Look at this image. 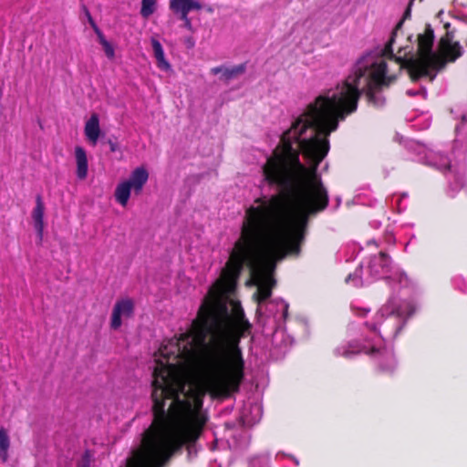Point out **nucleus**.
<instances>
[{
    "label": "nucleus",
    "mask_w": 467,
    "mask_h": 467,
    "mask_svg": "<svg viewBox=\"0 0 467 467\" xmlns=\"http://www.w3.org/2000/svg\"><path fill=\"white\" fill-rule=\"evenodd\" d=\"M263 415L262 405L258 402H246L240 414V419L244 425L253 426L259 422Z\"/></svg>",
    "instance_id": "nucleus-7"
},
{
    "label": "nucleus",
    "mask_w": 467,
    "mask_h": 467,
    "mask_svg": "<svg viewBox=\"0 0 467 467\" xmlns=\"http://www.w3.org/2000/svg\"><path fill=\"white\" fill-rule=\"evenodd\" d=\"M407 94L409 96H416V95H421L424 99L426 98L427 92L425 88H420L417 90L414 89H408Z\"/></svg>",
    "instance_id": "nucleus-20"
},
{
    "label": "nucleus",
    "mask_w": 467,
    "mask_h": 467,
    "mask_svg": "<svg viewBox=\"0 0 467 467\" xmlns=\"http://www.w3.org/2000/svg\"><path fill=\"white\" fill-rule=\"evenodd\" d=\"M149 180V171L144 166L135 168L130 177L119 182L115 188V201L122 207H126L131 195V191L136 195L140 194L143 187Z\"/></svg>",
    "instance_id": "nucleus-4"
},
{
    "label": "nucleus",
    "mask_w": 467,
    "mask_h": 467,
    "mask_svg": "<svg viewBox=\"0 0 467 467\" xmlns=\"http://www.w3.org/2000/svg\"><path fill=\"white\" fill-rule=\"evenodd\" d=\"M452 282L454 284V285L456 287H458L459 289H463L464 287V285H465V280L463 279V277L462 276H455L453 279H452Z\"/></svg>",
    "instance_id": "nucleus-21"
},
{
    "label": "nucleus",
    "mask_w": 467,
    "mask_h": 467,
    "mask_svg": "<svg viewBox=\"0 0 467 467\" xmlns=\"http://www.w3.org/2000/svg\"><path fill=\"white\" fill-rule=\"evenodd\" d=\"M291 458L293 459V461H294L295 464H296V466H298V465H299V461H298L296 458H295V457H291Z\"/></svg>",
    "instance_id": "nucleus-26"
},
{
    "label": "nucleus",
    "mask_w": 467,
    "mask_h": 467,
    "mask_svg": "<svg viewBox=\"0 0 467 467\" xmlns=\"http://www.w3.org/2000/svg\"><path fill=\"white\" fill-rule=\"evenodd\" d=\"M351 308H352V311L354 312V314L358 315V316L366 315L369 311L368 308L361 306L358 304H353Z\"/></svg>",
    "instance_id": "nucleus-18"
},
{
    "label": "nucleus",
    "mask_w": 467,
    "mask_h": 467,
    "mask_svg": "<svg viewBox=\"0 0 467 467\" xmlns=\"http://www.w3.org/2000/svg\"><path fill=\"white\" fill-rule=\"evenodd\" d=\"M134 313V302L132 299L125 297L116 301L110 317V327L118 330L124 320L130 318Z\"/></svg>",
    "instance_id": "nucleus-6"
},
{
    "label": "nucleus",
    "mask_w": 467,
    "mask_h": 467,
    "mask_svg": "<svg viewBox=\"0 0 467 467\" xmlns=\"http://www.w3.org/2000/svg\"><path fill=\"white\" fill-rule=\"evenodd\" d=\"M380 278L387 279L391 285H397L403 290L410 285L404 272L397 270L391 273V259L384 252L370 254L354 274L348 275L346 282L354 286H360Z\"/></svg>",
    "instance_id": "nucleus-3"
},
{
    "label": "nucleus",
    "mask_w": 467,
    "mask_h": 467,
    "mask_svg": "<svg viewBox=\"0 0 467 467\" xmlns=\"http://www.w3.org/2000/svg\"><path fill=\"white\" fill-rule=\"evenodd\" d=\"M410 143V149L415 150V152L419 156V161L428 165L434 166L441 171H447L451 169V161L447 157L433 151L432 150L427 148L425 145L412 141Z\"/></svg>",
    "instance_id": "nucleus-5"
},
{
    "label": "nucleus",
    "mask_w": 467,
    "mask_h": 467,
    "mask_svg": "<svg viewBox=\"0 0 467 467\" xmlns=\"http://www.w3.org/2000/svg\"><path fill=\"white\" fill-rule=\"evenodd\" d=\"M467 124V115L462 117V122L461 126L456 128V131L459 132L461 130H464V126Z\"/></svg>",
    "instance_id": "nucleus-23"
},
{
    "label": "nucleus",
    "mask_w": 467,
    "mask_h": 467,
    "mask_svg": "<svg viewBox=\"0 0 467 467\" xmlns=\"http://www.w3.org/2000/svg\"><path fill=\"white\" fill-rule=\"evenodd\" d=\"M45 204L40 195L36 198V206L32 211V220L34 228L37 234L39 241H42L44 236L45 223H44Z\"/></svg>",
    "instance_id": "nucleus-8"
},
{
    "label": "nucleus",
    "mask_w": 467,
    "mask_h": 467,
    "mask_svg": "<svg viewBox=\"0 0 467 467\" xmlns=\"http://www.w3.org/2000/svg\"><path fill=\"white\" fill-rule=\"evenodd\" d=\"M157 7V0H141L140 15L144 18L150 17Z\"/></svg>",
    "instance_id": "nucleus-16"
},
{
    "label": "nucleus",
    "mask_w": 467,
    "mask_h": 467,
    "mask_svg": "<svg viewBox=\"0 0 467 467\" xmlns=\"http://www.w3.org/2000/svg\"><path fill=\"white\" fill-rule=\"evenodd\" d=\"M371 245H373V246L377 247V246H378V244H377V242H376L375 240H370V241H368V242L367 243V246H368V247H370Z\"/></svg>",
    "instance_id": "nucleus-25"
},
{
    "label": "nucleus",
    "mask_w": 467,
    "mask_h": 467,
    "mask_svg": "<svg viewBox=\"0 0 467 467\" xmlns=\"http://www.w3.org/2000/svg\"><path fill=\"white\" fill-rule=\"evenodd\" d=\"M419 306L420 305L414 297L405 298L404 293L400 297L392 295L381 306L373 318L365 323L372 342L366 338L361 347L352 344L339 346L335 349L336 355L348 358L355 354L364 352L374 357L380 371L393 372L397 368L393 350L390 348H381V343L395 338Z\"/></svg>",
    "instance_id": "nucleus-2"
},
{
    "label": "nucleus",
    "mask_w": 467,
    "mask_h": 467,
    "mask_svg": "<svg viewBox=\"0 0 467 467\" xmlns=\"http://www.w3.org/2000/svg\"><path fill=\"white\" fill-rule=\"evenodd\" d=\"M187 42L189 43V45H190L191 47H192V46L194 45V43L192 41V38H189V39L187 40Z\"/></svg>",
    "instance_id": "nucleus-27"
},
{
    "label": "nucleus",
    "mask_w": 467,
    "mask_h": 467,
    "mask_svg": "<svg viewBox=\"0 0 467 467\" xmlns=\"http://www.w3.org/2000/svg\"><path fill=\"white\" fill-rule=\"evenodd\" d=\"M337 127H290L263 165L264 181L289 194L264 195L245 210L241 234L221 276L210 287L190 328L162 343L154 355V420L126 467H161L184 444L194 443L208 420L206 393L225 397L244 377L240 337L251 325L233 294L246 265L256 286L257 318L275 328L272 342L282 352L292 345L283 329L288 304L269 299L276 263L299 254L308 216L324 210L327 192L317 172Z\"/></svg>",
    "instance_id": "nucleus-1"
},
{
    "label": "nucleus",
    "mask_w": 467,
    "mask_h": 467,
    "mask_svg": "<svg viewBox=\"0 0 467 467\" xmlns=\"http://www.w3.org/2000/svg\"><path fill=\"white\" fill-rule=\"evenodd\" d=\"M250 467H268L267 462L262 458L253 459Z\"/></svg>",
    "instance_id": "nucleus-19"
},
{
    "label": "nucleus",
    "mask_w": 467,
    "mask_h": 467,
    "mask_svg": "<svg viewBox=\"0 0 467 467\" xmlns=\"http://www.w3.org/2000/svg\"><path fill=\"white\" fill-rule=\"evenodd\" d=\"M109 144L110 150H111L112 152H115V151L118 150V145H117V143H115V142H113V141L109 140Z\"/></svg>",
    "instance_id": "nucleus-24"
},
{
    "label": "nucleus",
    "mask_w": 467,
    "mask_h": 467,
    "mask_svg": "<svg viewBox=\"0 0 467 467\" xmlns=\"http://www.w3.org/2000/svg\"><path fill=\"white\" fill-rule=\"evenodd\" d=\"M188 15H189V13L181 14L179 16H180L181 20H182V22H183V27L190 32H193V26H192V21L189 18Z\"/></svg>",
    "instance_id": "nucleus-17"
},
{
    "label": "nucleus",
    "mask_w": 467,
    "mask_h": 467,
    "mask_svg": "<svg viewBox=\"0 0 467 467\" xmlns=\"http://www.w3.org/2000/svg\"><path fill=\"white\" fill-rule=\"evenodd\" d=\"M84 133L88 142L95 146L100 136L99 118V115L93 113L90 118L86 121L84 127Z\"/></svg>",
    "instance_id": "nucleus-9"
},
{
    "label": "nucleus",
    "mask_w": 467,
    "mask_h": 467,
    "mask_svg": "<svg viewBox=\"0 0 467 467\" xmlns=\"http://www.w3.org/2000/svg\"><path fill=\"white\" fill-rule=\"evenodd\" d=\"M98 40H99V44L101 45L106 57L109 59L112 60L115 57V48H114V46L109 41H108L106 39V37L103 35V33H99V34Z\"/></svg>",
    "instance_id": "nucleus-15"
},
{
    "label": "nucleus",
    "mask_w": 467,
    "mask_h": 467,
    "mask_svg": "<svg viewBox=\"0 0 467 467\" xmlns=\"http://www.w3.org/2000/svg\"><path fill=\"white\" fill-rule=\"evenodd\" d=\"M75 158L77 164V177L79 180H84L88 176V157L86 150L81 146L75 147Z\"/></svg>",
    "instance_id": "nucleus-12"
},
{
    "label": "nucleus",
    "mask_w": 467,
    "mask_h": 467,
    "mask_svg": "<svg viewBox=\"0 0 467 467\" xmlns=\"http://www.w3.org/2000/svg\"><path fill=\"white\" fill-rule=\"evenodd\" d=\"M169 6L176 15L190 13L192 10H201L202 7L197 0H170Z\"/></svg>",
    "instance_id": "nucleus-10"
},
{
    "label": "nucleus",
    "mask_w": 467,
    "mask_h": 467,
    "mask_svg": "<svg viewBox=\"0 0 467 467\" xmlns=\"http://www.w3.org/2000/svg\"><path fill=\"white\" fill-rule=\"evenodd\" d=\"M10 447V438L5 429L0 428V458L3 462L7 460V451Z\"/></svg>",
    "instance_id": "nucleus-14"
},
{
    "label": "nucleus",
    "mask_w": 467,
    "mask_h": 467,
    "mask_svg": "<svg viewBox=\"0 0 467 467\" xmlns=\"http://www.w3.org/2000/svg\"><path fill=\"white\" fill-rule=\"evenodd\" d=\"M150 43L158 68L164 72H171L172 70L171 65L165 57L164 50L161 42L156 37L152 36L150 38Z\"/></svg>",
    "instance_id": "nucleus-11"
},
{
    "label": "nucleus",
    "mask_w": 467,
    "mask_h": 467,
    "mask_svg": "<svg viewBox=\"0 0 467 467\" xmlns=\"http://www.w3.org/2000/svg\"><path fill=\"white\" fill-rule=\"evenodd\" d=\"M409 14H410V8H408V10L406 11L405 16L407 17L409 16Z\"/></svg>",
    "instance_id": "nucleus-28"
},
{
    "label": "nucleus",
    "mask_w": 467,
    "mask_h": 467,
    "mask_svg": "<svg viewBox=\"0 0 467 467\" xmlns=\"http://www.w3.org/2000/svg\"><path fill=\"white\" fill-rule=\"evenodd\" d=\"M245 70L244 65H238L232 67H216L211 69V73L213 75L222 74V78L225 80L232 79L236 76L244 73Z\"/></svg>",
    "instance_id": "nucleus-13"
},
{
    "label": "nucleus",
    "mask_w": 467,
    "mask_h": 467,
    "mask_svg": "<svg viewBox=\"0 0 467 467\" xmlns=\"http://www.w3.org/2000/svg\"><path fill=\"white\" fill-rule=\"evenodd\" d=\"M88 20H89V23H90L95 34L99 37V34L102 33V31L99 28V26L96 25V23L94 22V20L92 19V17L90 16H88Z\"/></svg>",
    "instance_id": "nucleus-22"
}]
</instances>
